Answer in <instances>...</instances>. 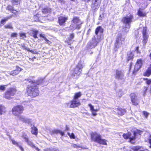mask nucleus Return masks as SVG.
Here are the masks:
<instances>
[{
	"label": "nucleus",
	"mask_w": 151,
	"mask_h": 151,
	"mask_svg": "<svg viewBox=\"0 0 151 151\" xmlns=\"http://www.w3.org/2000/svg\"><path fill=\"white\" fill-rule=\"evenodd\" d=\"M25 81H26V82L27 84L32 83L31 85L28 87L27 89V93L28 94L32 97H35L38 96L39 94V92L37 85L38 84L33 82V81L31 80H25Z\"/></svg>",
	"instance_id": "1"
},
{
	"label": "nucleus",
	"mask_w": 151,
	"mask_h": 151,
	"mask_svg": "<svg viewBox=\"0 0 151 151\" xmlns=\"http://www.w3.org/2000/svg\"><path fill=\"white\" fill-rule=\"evenodd\" d=\"M133 18V15L131 14H129L126 17H124L122 19L123 23L125 24V27L123 28V31L125 32H127L130 28V24L132 22Z\"/></svg>",
	"instance_id": "2"
},
{
	"label": "nucleus",
	"mask_w": 151,
	"mask_h": 151,
	"mask_svg": "<svg viewBox=\"0 0 151 151\" xmlns=\"http://www.w3.org/2000/svg\"><path fill=\"white\" fill-rule=\"evenodd\" d=\"M91 138L92 141L101 144L106 145L105 139H102L101 136L96 132H92L91 134Z\"/></svg>",
	"instance_id": "3"
},
{
	"label": "nucleus",
	"mask_w": 151,
	"mask_h": 151,
	"mask_svg": "<svg viewBox=\"0 0 151 151\" xmlns=\"http://www.w3.org/2000/svg\"><path fill=\"white\" fill-rule=\"evenodd\" d=\"M73 23L70 26V28L72 30H74L76 29H79L81 27L82 22L78 17H74L72 20Z\"/></svg>",
	"instance_id": "4"
},
{
	"label": "nucleus",
	"mask_w": 151,
	"mask_h": 151,
	"mask_svg": "<svg viewBox=\"0 0 151 151\" xmlns=\"http://www.w3.org/2000/svg\"><path fill=\"white\" fill-rule=\"evenodd\" d=\"M24 110V107L22 105H18L14 106L12 109V114L15 116L22 113Z\"/></svg>",
	"instance_id": "5"
},
{
	"label": "nucleus",
	"mask_w": 151,
	"mask_h": 151,
	"mask_svg": "<svg viewBox=\"0 0 151 151\" xmlns=\"http://www.w3.org/2000/svg\"><path fill=\"white\" fill-rule=\"evenodd\" d=\"M81 103L79 99H74L71 101L65 104V106L70 108H74L80 105Z\"/></svg>",
	"instance_id": "6"
},
{
	"label": "nucleus",
	"mask_w": 151,
	"mask_h": 151,
	"mask_svg": "<svg viewBox=\"0 0 151 151\" xmlns=\"http://www.w3.org/2000/svg\"><path fill=\"white\" fill-rule=\"evenodd\" d=\"M83 67V66L81 64L78 63L72 73V76L74 77H75L76 78H77L80 75L82 71V68Z\"/></svg>",
	"instance_id": "7"
},
{
	"label": "nucleus",
	"mask_w": 151,
	"mask_h": 151,
	"mask_svg": "<svg viewBox=\"0 0 151 151\" xmlns=\"http://www.w3.org/2000/svg\"><path fill=\"white\" fill-rule=\"evenodd\" d=\"M16 91V89L14 88H10L5 93V98L9 99L12 98V97L15 94Z\"/></svg>",
	"instance_id": "8"
},
{
	"label": "nucleus",
	"mask_w": 151,
	"mask_h": 151,
	"mask_svg": "<svg viewBox=\"0 0 151 151\" xmlns=\"http://www.w3.org/2000/svg\"><path fill=\"white\" fill-rule=\"evenodd\" d=\"M143 63V60L140 59H138L134 66L133 73L134 74L141 67Z\"/></svg>",
	"instance_id": "9"
},
{
	"label": "nucleus",
	"mask_w": 151,
	"mask_h": 151,
	"mask_svg": "<svg viewBox=\"0 0 151 151\" xmlns=\"http://www.w3.org/2000/svg\"><path fill=\"white\" fill-rule=\"evenodd\" d=\"M123 137L125 139H129V141L132 143H134V140L135 139V137L132 136L131 133L130 132H128L127 134H124Z\"/></svg>",
	"instance_id": "10"
},
{
	"label": "nucleus",
	"mask_w": 151,
	"mask_h": 151,
	"mask_svg": "<svg viewBox=\"0 0 151 151\" xmlns=\"http://www.w3.org/2000/svg\"><path fill=\"white\" fill-rule=\"evenodd\" d=\"M17 116V117L18 119L21 121L24 122L26 123H27L28 124H29L31 123V119L25 118L24 116L20 115V114Z\"/></svg>",
	"instance_id": "11"
},
{
	"label": "nucleus",
	"mask_w": 151,
	"mask_h": 151,
	"mask_svg": "<svg viewBox=\"0 0 151 151\" xmlns=\"http://www.w3.org/2000/svg\"><path fill=\"white\" fill-rule=\"evenodd\" d=\"M124 74L122 71L120 70H116V71L115 78L118 80H122L124 77Z\"/></svg>",
	"instance_id": "12"
},
{
	"label": "nucleus",
	"mask_w": 151,
	"mask_h": 151,
	"mask_svg": "<svg viewBox=\"0 0 151 151\" xmlns=\"http://www.w3.org/2000/svg\"><path fill=\"white\" fill-rule=\"evenodd\" d=\"M22 70V69L18 66H16V69L13 70L9 72V73L10 75L15 76L18 74Z\"/></svg>",
	"instance_id": "13"
},
{
	"label": "nucleus",
	"mask_w": 151,
	"mask_h": 151,
	"mask_svg": "<svg viewBox=\"0 0 151 151\" xmlns=\"http://www.w3.org/2000/svg\"><path fill=\"white\" fill-rule=\"evenodd\" d=\"M68 19V17H66L60 16L58 18V22L60 25H64L66 21Z\"/></svg>",
	"instance_id": "14"
},
{
	"label": "nucleus",
	"mask_w": 151,
	"mask_h": 151,
	"mask_svg": "<svg viewBox=\"0 0 151 151\" xmlns=\"http://www.w3.org/2000/svg\"><path fill=\"white\" fill-rule=\"evenodd\" d=\"M131 100L133 105H137L138 102L136 99V96L134 93H132L130 95Z\"/></svg>",
	"instance_id": "15"
},
{
	"label": "nucleus",
	"mask_w": 151,
	"mask_h": 151,
	"mask_svg": "<svg viewBox=\"0 0 151 151\" xmlns=\"http://www.w3.org/2000/svg\"><path fill=\"white\" fill-rule=\"evenodd\" d=\"M88 106L90 108V110L92 113L93 115L94 116H96L97 115L96 112L98 110L97 109H94L93 106L91 104H89Z\"/></svg>",
	"instance_id": "16"
},
{
	"label": "nucleus",
	"mask_w": 151,
	"mask_h": 151,
	"mask_svg": "<svg viewBox=\"0 0 151 151\" xmlns=\"http://www.w3.org/2000/svg\"><path fill=\"white\" fill-rule=\"evenodd\" d=\"M100 41L98 39H96L95 37H93L91 41L93 43V45H92L91 47H95L97 44Z\"/></svg>",
	"instance_id": "17"
},
{
	"label": "nucleus",
	"mask_w": 151,
	"mask_h": 151,
	"mask_svg": "<svg viewBox=\"0 0 151 151\" xmlns=\"http://www.w3.org/2000/svg\"><path fill=\"white\" fill-rule=\"evenodd\" d=\"M117 114L120 116L124 115L126 112L125 109L119 108L117 109Z\"/></svg>",
	"instance_id": "18"
},
{
	"label": "nucleus",
	"mask_w": 151,
	"mask_h": 151,
	"mask_svg": "<svg viewBox=\"0 0 151 151\" xmlns=\"http://www.w3.org/2000/svg\"><path fill=\"white\" fill-rule=\"evenodd\" d=\"M12 142L13 144L16 145L17 146H18L22 151H24V149L22 148L21 144L18 143L14 140H12Z\"/></svg>",
	"instance_id": "19"
},
{
	"label": "nucleus",
	"mask_w": 151,
	"mask_h": 151,
	"mask_svg": "<svg viewBox=\"0 0 151 151\" xmlns=\"http://www.w3.org/2000/svg\"><path fill=\"white\" fill-rule=\"evenodd\" d=\"M103 32V29L100 26L97 27L95 31V34L97 35L98 33H99L100 35L102 34Z\"/></svg>",
	"instance_id": "20"
},
{
	"label": "nucleus",
	"mask_w": 151,
	"mask_h": 151,
	"mask_svg": "<svg viewBox=\"0 0 151 151\" xmlns=\"http://www.w3.org/2000/svg\"><path fill=\"white\" fill-rule=\"evenodd\" d=\"M6 111V108L2 105H0V114L2 115Z\"/></svg>",
	"instance_id": "21"
},
{
	"label": "nucleus",
	"mask_w": 151,
	"mask_h": 151,
	"mask_svg": "<svg viewBox=\"0 0 151 151\" xmlns=\"http://www.w3.org/2000/svg\"><path fill=\"white\" fill-rule=\"evenodd\" d=\"M142 133V132L140 130L136 129L134 132L133 135V136L135 137V138L136 136L138 135H140Z\"/></svg>",
	"instance_id": "22"
},
{
	"label": "nucleus",
	"mask_w": 151,
	"mask_h": 151,
	"mask_svg": "<svg viewBox=\"0 0 151 151\" xmlns=\"http://www.w3.org/2000/svg\"><path fill=\"white\" fill-rule=\"evenodd\" d=\"M51 11V9L49 7L44 8L42 9V12L44 14H47L50 13Z\"/></svg>",
	"instance_id": "23"
},
{
	"label": "nucleus",
	"mask_w": 151,
	"mask_h": 151,
	"mask_svg": "<svg viewBox=\"0 0 151 151\" xmlns=\"http://www.w3.org/2000/svg\"><path fill=\"white\" fill-rule=\"evenodd\" d=\"M144 74L145 76H150L151 74V64Z\"/></svg>",
	"instance_id": "24"
},
{
	"label": "nucleus",
	"mask_w": 151,
	"mask_h": 151,
	"mask_svg": "<svg viewBox=\"0 0 151 151\" xmlns=\"http://www.w3.org/2000/svg\"><path fill=\"white\" fill-rule=\"evenodd\" d=\"M32 129L31 132L32 134L36 135H37L38 133L37 128L35 127L34 126H33V127H32Z\"/></svg>",
	"instance_id": "25"
},
{
	"label": "nucleus",
	"mask_w": 151,
	"mask_h": 151,
	"mask_svg": "<svg viewBox=\"0 0 151 151\" xmlns=\"http://www.w3.org/2000/svg\"><path fill=\"white\" fill-rule=\"evenodd\" d=\"M122 43L121 42H120L119 39H117L116 41V42L115 43V45L116 48H119L122 45Z\"/></svg>",
	"instance_id": "26"
},
{
	"label": "nucleus",
	"mask_w": 151,
	"mask_h": 151,
	"mask_svg": "<svg viewBox=\"0 0 151 151\" xmlns=\"http://www.w3.org/2000/svg\"><path fill=\"white\" fill-rule=\"evenodd\" d=\"M100 3H99L98 2H95V3L92 5V7L93 9H97L99 8Z\"/></svg>",
	"instance_id": "27"
},
{
	"label": "nucleus",
	"mask_w": 151,
	"mask_h": 151,
	"mask_svg": "<svg viewBox=\"0 0 151 151\" xmlns=\"http://www.w3.org/2000/svg\"><path fill=\"white\" fill-rule=\"evenodd\" d=\"M52 134H60L61 135L63 136L64 135V132H62L60 130H54L52 131Z\"/></svg>",
	"instance_id": "28"
},
{
	"label": "nucleus",
	"mask_w": 151,
	"mask_h": 151,
	"mask_svg": "<svg viewBox=\"0 0 151 151\" xmlns=\"http://www.w3.org/2000/svg\"><path fill=\"white\" fill-rule=\"evenodd\" d=\"M81 96V93L79 92L78 93H76L75 94L73 99H78V98L80 97Z\"/></svg>",
	"instance_id": "29"
},
{
	"label": "nucleus",
	"mask_w": 151,
	"mask_h": 151,
	"mask_svg": "<svg viewBox=\"0 0 151 151\" xmlns=\"http://www.w3.org/2000/svg\"><path fill=\"white\" fill-rule=\"evenodd\" d=\"M13 5H18L20 3V0H11Z\"/></svg>",
	"instance_id": "30"
},
{
	"label": "nucleus",
	"mask_w": 151,
	"mask_h": 151,
	"mask_svg": "<svg viewBox=\"0 0 151 151\" xmlns=\"http://www.w3.org/2000/svg\"><path fill=\"white\" fill-rule=\"evenodd\" d=\"M25 142L27 143L29 146L32 147L33 148V147H35V146L34 145L32 142L29 139H28L27 141H26Z\"/></svg>",
	"instance_id": "31"
},
{
	"label": "nucleus",
	"mask_w": 151,
	"mask_h": 151,
	"mask_svg": "<svg viewBox=\"0 0 151 151\" xmlns=\"http://www.w3.org/2000/svg\"><path fill=\"white\" fill-rule=\"evenodd\" d=\"M38 33V31L37 30H33L32 31V35L35 38H37V35Z\"/></svg>",
	"instance_id": "32"
},
{
	"label": "nucleus",
	"mask_w": 151,
	"mask_h": 151,
	"mask_svg": "<svg viewBox=\"0 0 151 151\" xmlns=\"http://www.w3.org/2000/svg\"><path fill=\"white\" fill-rule=\"evenodd\" d=\"M11 17H7L5 18L4 19L1 20V23L3 24H4L6 21H7Z\"/></svg>",
	"instance_id": "33"
},
{
	"label": "nucleus",
	"mask_w": 151,
	"mask_h": 151,
	"mask_svg": "<svg viewBox=\"0 0 151 151\" xmlns=\"http://www.w3.org/2000/svg\"><path fill=\"white\" fill-rule=\"evenodd\" d=\"M140 148V146H139L131 147H130L131 149L134 151H137Z\"/></svg>",
	"instance_id": "34"
},
{
	"label": "nucleus",
	"mask_w": 151,
	"mask_h": 151,
	"mask_svg": "<svg viewBox=\"0 0 151 151\" xmlns=\"http://www.w3.org/2000/svg\"><path fill=\"white\" fill-rule=\"evenodd\" d=\"M142 33L145 39L147 37L146 35V27H143L142 31Z\"/></svg>",
	"instance_id": "35"
},
{
	"label": "nucleus",
	"mask_w": 151,
	"mask_h": 151,
	"mask_svg": "<svg viewBox=\"0 0 151 151\" xmlns=\"http://www.w3.org/2000/svg\"><path fill=\"white\" fill-rule=\"evenodd\" d=\"M4 27L6 28L7 29H13V27L11 23L7 24L5 25Z\"/></svg>",
	"instance_id": "36"
},
{
	"label": "nucleus",
	"mask_w": 151,
	"mask_h": 151,
	"mask_svg": "<svg viewBox=\"0 0 151 151\" xmlns=\"http://www.w3.org/2000/svg\"><path fill=\"white\" fill-rule=\"evenodd\" d=\"M137 13L138 14L139 16L143 17L145 16V14L141 11L140 9L139 10Z\"/></svg>",
	"instance_id": "37"
},
{
	"label": "nucleus",
	"mask_w": 151,
	"mask_h": 151,
	"mask_svg": "<svg viewBox=\"0 0 151 151\" xmlns=\"http://www.w3.org/2000/svg\"><path fill=\"white\" fill-rule=\"evenodd\" d=\"M22 137L24 139L25 142L27 141L28 139V136L24 133H23V134L22 136Z\"/></svg>",
	"instance_id": "38"
},
{
	"label": "nucleus",
	"mask_w": 151,
	"mask_h": 151,
	"mask_svg": "<svg viewBox=\"0 0 151 151\" xmlns=\"http://www.w3.org/2000/svg\"><path fill=\"white\" fill-rule=\"evenodd\" d=\"M7 85H0V91H4Z\"/></svg>",
	"instance_id": "39"
},
{
	"label": "nucleus",
	"mask_w": 151,
	"mask_h": 151,
	"mask_svg": "<svg viewBox=\"0 0 151 151\" xmlns=\"http://www.w3.org/2000/svg\"><path fill=\"white\" fill-rule=\"evenodd\" d=\"M68 135L69 136L70 138H73V139H75V135L73 133H72L70 134V133L68 132Z\"/></svg>",
	"instance_id": "40"
},
{
	"label": "nucleus",
	"mask_w": 151,
	"mask_h": 151,
	"mask_svg": "<svg viewBox=\"0 0 151 151\" xmlns=\"http://www.w3.org/2000/svg\"><path fill=\"white\" fill-rule=\"evenodd\" d=\"M93 45V43L91 41H90L88 43L87 46L88 47L91 49L94 47H91V46L92 45Z\"/></svg>",
	"instance_id": "41"
},
{
	"label": "nucleus",
	"mask_w": 151,
	"mask_h": 151,
	"mask_svg": "<svg viewBox=\"0 0 151 151\" xmlns=\"http://www.w3.org/2000/svg\"><path fill=\"white\" fill-rule=\"evenodd\" d=\"M133 55L132 53L130 54L128 57V58H127V60L128 61H129L130 60L132 59L133 58Z\"/></svg>",
	"instance_id": "42"
},
{
	"label": "nucleus",
	"mask_w": 151,
	"mask_h": 151,
	"mask_svg": "<svg viewBox=\"0 0 151 151\" xmlns=\"http://www.w3.org/2000/svg\"><path fill=\"white\" fill-rule=\"evenodd\" d=\"M13 9V8L12 6L10 5H9L6 8V9L7 10H9L10 12L12 11Z\"/></svg>",
	"instance_id": "43"
},
{
	"label": "nucleus",
	"mask_w": 151,
	"mask_h": 151,
	"mask_svg": "<svg viewBox=\"0 0 151 151\" xmlns=\"http://www.w3.org/2000/svg\"><path fill=\"white\" fill-rule=\"evenodd\" d=\"M20 36L21 37H22L23 39L26 37L25 34L23 33H21L20 34Z\"/></svg>",
	"instance_id": "44"
},
{
	"label": "nucleus",
	"mask_w": 151,
	"mask_h": 151,
	"mask_svg": "<svg viewBox=\"0 0 151 151\" xmlns=\"http://www.w3.org/2000/svg\"><path fill=\"white\" fill-rule=\"evenodd\" d=\"M143 114L145 116V117L147 118L149 115V113H147V112L145 111H143Z\"/></svg>",
	"instance_id": "45"
},
{
	"label": "nucleus",
	"mask_w": 151,
	"mask_h": 151,
	"mask_svg": "<svg viewBox=\"0 0 151 151\" xmlns=\"http://www.w3.org/2000/svg\"><path fill=\"white\" fill-rule=\"evenodd\" d=\"M146 83L147 84L149 85L151 84V79H146Z\"/></svg>",
	"instance_id": "46"
},
{
	"label": "nucleus",
	"mask_w": 151,
	"mask_h": 151,
	"mask_svg": "<svg viewBox=\"0 0 151 151\" xmlns=\"http://www.w3.org/2000/svg\"><path fill=\"white\" fill-rule=\"evenodd\" d=\"M74 35L73 34H71L70 36V37L69 39V41H70L74 38Z\"/></svg>",
	"instance_id": "47"
},
{
	"label": "nucleus",
	"mask_w": 151,
	"mask_h": 151,
	"mask_svg": "<svg viewBox=\"0 0 151 151\" xmlns=\"http://www.w3.org/2000/svg\"><path fill=\"white\" fill-rule=\"evenodd\" d=\"M17 33H13L11 34V37H17Z\"/></svg>",
	"instance_id": "48"
},
{
	"label": "nucleus",
	"mask_w": 151,
	"mask_h": 151,
	"mask_svg": "<svg viewBox=\"0 0 151 151\" xmlns=\"http://www.w3.org/2000/svg\"><path fill=\"white\" fill-rule=\"evenodd\" d=\"M40 37H42L44 38V39L45 40V39H46V37H45V35L44 34H40Z\"/></svg>",
	"instance_id": "49"
},
{
	"label": "nucleus",
	"mask_w": 151,
	"mask_h": 151,
	"mask_svg": "<svg viewBox=\"0 0 151 151\" xmlns=\"http://www.w3.org/2000/svg\"><path fill=\"white\" fill-rule=\"evenodd\" d=\"M45 40L46 42L48 44L50 45V44L51 43V42L48 40L46 38V39H45Z\"/></svg>",
	"instance_id": "50"
},
{
	"label": "nucleus",
	"mask_w": 151,
	"mask_h": 151,
	"mask_svg": "<svg viewBox=\"0 0 151 151\" xmlns=\"http://www.w3.org/2000/svg\"><path fill=\"white\" fill-rule=\"evenodd\" d=\"M147 88H148V87H144V94H143L144 95H145L146 92L147 91Z\"/></svg>",
	"instance_id": "51"
},
{
	"label": "nucleus",
	"mask_w": 151,
	"mask_h": 151,
	"mask_svg": "<svg viewBox=\"0 0 151 151\" xmlns=\"http://www.w3.org/2000/svg\"><path fill=\"white\" fill-rule=\"evenodd\" d=\"M139 47H137L136 48V49L135 50V51H137V53H140V52L139 50Z\"/></svg>",
	"instance_id": "52"
},
{
	"label": "nucleus",
	"mask_w": 151,
	"mask_h": 151,
	"mask_svg": "<svg viewBox=\"0 0 151 151\" xmlns=\"http://www.w3.org/2000/svg\"><path fill=\"white\" fill-rule=\"evenodd\" d=\"M148 142L149 144L150 145L149 146V147L150 148H151V139H148Z\"/></svg>",
	"instance_id": "53"
},
{
	"label": "nucleus",
	"mask_w": 151,
	"mask_h": 151,
	"mask_svg": "<svg viewBox=\"0 0 151 151\" xmlns=\"http://www.w3.org/2000/svg\"><path fill=\"white\" fill-rule=\"evenodd\" d=\"M71 146L74 148H77V145L75 144H72L71 145Z\"/></svg>",
	"instance_id": "54"
},
{
	"label": "nucleus",
	"mask_w": 151,
	"mask_h": 151,
	"mask_svg": "<svg viewBox=\"0 0 151 151\" xmlns=\"http://www.w3.org/2000/svg\"><path fill=\"white\" fill-rule=\"evenodd\" d=\"M11 12L14 14H15L17 12V11L16 10H14L13 9L12 10V11H11Z\"/></svg>",
	"instance_id": "55"
},
{
	"label": "nucleus",
	"mask_w": 151,
	"mask_h": 151,
	"mask_svg": "<svg viewBox=\"0 0 151 151\" xmlns=\"http://www.w3.org/2000/svg\"><path fill=\"white\" fill-rule=\"evenodd\" d=\"M33 148H35L36 149V150H37L38 151H40V149H39L38 147H35H35H33Z\"/></svg>",
	"instance_id": "56"
},
{
	"label": "nucleus",
	"mask_w": 151,
	"mask_h": 151,
	"mask_svg": "<svg viewBox=\"0 0 151 151\" xmlns=\"http://www.w3.org/2000/svg\"><path fill=\"white\" fill-rule=\"evenodd\" d=\"M33 148H35L36 149V150H37L38 151H40V149H39L38 147H35H35H33Z\"/></svg>",
	"instance_id": "57"
},
{
	"label": "nucleus",
	"mask_w": 151,
	"mask_h": 151,
	"mask_svg": "<svg viewBox=\"0 0 151 151\" xmlns=\"http://www.w3.org/2000/svg\"><path fill=\"white\" fill-rule=\"evenodd\" d=\"M95 2H98L99 3H101L100 0H95Z\"/></svg>",
	"instance_id": "58"
},
{
	"label": "nucleus",
	"mask_w": 151,
	"mask_h": 151,
	"mask_svg": "<svg viewBox=\"0 0 151 151\" xmlns=\"http://www.w3.org/2000/svg\"><path fill=\"white\" fill-rule=\"evenodd\" d=\"M49 151H59L58 150H50Z\"/></svg>",
	"instance_id": "59"
},
{
	"label": "nucleus",
	"mask_w": 151,
	"mask_h": 151,
	"mask_svg": "<svg viewBox=\"0 0 151 151\" xmlns=\"http://www.w3.org/2000/svg\"><path fill=\"white\" fill-rule=\"evenodd\" d=\"M69 128L67 126H66V127L65 130H66L68 131L69 130Z\"/></svg>",
	"instance_id": "60"
},
{
	"label": "nucleus",
	"mask_w": 151,
	"mask_h": 151,
	"mask_svg": "<svg viewBox=\"0 0 151 151\" xmlns=\"http://www.w3.org/2000/svg\"><path fill=\"white\" fill-rule=\"evenodd\" d=\"M66 42H67V43H68V44L69 45H70V42H68V41H66Z\"/></svg>",
	"instance_id": "61"
},
{
	"label": "nucleus",
	"mask_w": 151,
	"mask_h": 151,
	"mask_svg": "<svg viewBox=\"0 0 151 151\" xmlns=\"http://www.w3.org/2000/svg\"><path fill=\"white\" fill-rule=\"evenodd\" d=\"M132 63L131 64H130V70H131V68H132Z\"/></svg>",
	"instance_id": "62"
},
{
	"label": "nucleus",
	"mask_w": 151,
	"mask_h": 151,
	"mask_svg": "<svg viewBox=\"0 0 151 151\" xmlns=\"http://www.w3.org/2000/svg\"><path fill=\"white\" fill-rule=\"evenodd\" d=\"M91 31V29H89L88 30V32H87V34H89V32H90V31Z\"/></svg>",
	"instance_id": "63"
},
{
	"label": "nucleus",
	"mask_w": 151,
	"mask_h": 151,
	"mask_svg": "<svg viewBox=\"0 0 151 151\" xmlns=\"http://www.w3.org/2000/svg\"><path fill=\"white\" fill-rule=\"evenodd\" d=\"M150 59L151 60V53H150Z\"/></svg>",
	"instance_id": "64"
}]
</instances>
